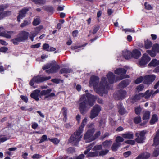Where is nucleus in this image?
<instances>
[{
	"label": "nucleus",
	"mask_w": 159,
	"mask_h": 159,
	"mask_svg": "<svg viewBox=\"0 0 159 159\" xmlns=\"http://www.w3.org/2000/svg\"><path fill=\"white\" fill-rule=\"evenodd\" d=\"M126 72V70L124 68H119L116 70L115 73L120 75L119 77H115V75L112 72H109L107 75V78L106 77H102L99 83H98L99 78L97 76H92L90 79V86H93L96 93L101 96H103L104 94L107 93L109 85L110 84L124 78L129 77L128 75H125Z\"/></svg>",
	"instance_id": "obj_1"
},
{
	"label": "nucleus",
	"mask_w": 159,
	"mask_h": 159,
	"mask_svg": "<svg viewBox=\"0 0 159 159\" xmlns=\"http://www.w3.org/2000/svg\"><path fill=\"white\" fill-rule=\"evenodd\" d=\"M97 97L96 96L86 93L83 95L79 101V107L80 113L84 114L92 107Z\"/></svg>",
	"instance_id": "obj_2"
},
{
	"label": "nucleus",
	"mask_w": 159,
	"mask_h": 159,
	"mask_svg": "<svg viewBox=\"0 0 159 159\" xmlns=\"http://www.w3.org/2000/svg\"><path fill=\"white\" fill-rule=\"evenodd\" d=\"M87 118L85 117L83 120L81 124V126L79 127L78 130L75 132L70 137V139H80L82 137V133L83 130V128L87 123Z\"/></svg>",
	"instance_id": "obj_3"
},
{
	"label": "nucleus",
	"mask_w": 159,
	"mask_h": 159,
	"mask_svg": "<svg viewBox=\"0 0 159 159\" xmlns=\"http://www.w3.org/2000/svg\"><path fill=\"white\" fill-rule=\"evenodd\" d=\"M59 68V66L56 64L55 61L48 64L43 68L44 70L47 69L46 72L48 74L56 72Z\"/></svg>",
	"instance_id": "obj_4"
},
{
	"label": "nucleus",
	"mask_w": 159,
	"mask_h": 159,
	"mask_svg": "<svg viewBox=\"0 0 159 159\" xmlns=\"http://www.w3.org/2000/svg\"><path fill=\"white\" fill-rule=\"evenodd\" d=\"M29 33L25 31H21L18 37L12 40L14 44H17L19 42L24 41L28 38Z\"/></svg>",
	"instance_id": "obj_5"
},
{
	"label": "nucleus",
	"mask_w": 159,
	"mask_h": 159,
	"mask_svg": "<svg viewBox=\"0 0 159 159\" xmlns=\"http://www.w3.org/2000/svg\"><path fill=\"white\" fill-rule=\"evenodd\" d=\"M50 78V76L42 77L39 76H35L32 79L29 84L30 85L33 86L34 84V82L39 83L49 80Z\"/></svg>",
	"instance_id": "obj_6"
},
{
	"label": "nucleus",
	"mask_w": 159,
	"mask_h": 159,
	"mask_svg": "<svg viewBox=\"0 0 159 159\" xmlns=\"http://www.w3.org/2000/svg\"><path fill=\"white\" fill-rule=\"evenodd\" d=\"M9 5L7 4H5L0 5V20L4 17L11 14V12L10 11H3L8 7Z\"/></svg>",
	"instance_id": "obj_7"
},
{
	"label": "nucleus",
	"mask_w": 159,
	"mask_h": 159,
	"mask_svg": "<svg viewBox=\"0 0 159 159\" xmlns=\"http://www.w3.org/2000/svg\"><path fill=\"white\" fill-rule=\"evenodd\" d=\"M101 109L100 106L95 105L93 107L90 113V118L93 119L97 117L101 111Z\"/></svg>",
	"instance_id": "obj_8"
},
{
	"label": "nucleus",
	"mask_w": 159,
	"mask_h": 159,
	"mask_svg": "<svg viewBox=\"0 0 159 159\" xmlns=\"http://www.w3.org/2000/svg\"><path fill=\"white\" fill-rule=\"evenodd\" d=\"M147 52L151 57H155L157 53L159 52V45L157 44H154L152 48V50H147Z\"/></svg>",
	"instance_id": "obj_9"
},
{
	"label": "nucleus",
	"mask_w": 159,
	"mask_h": 159,
	"mask_svg": "<svg viewBox=\"0 0 159 159\" xmlns=\"http://www.w3.org/2000/svg\"><path fill=\"white\" fill-rule=\"evenodd\" d=\"M150 60V58L147 54H143L139 62V64L142 67H143Z\"/></svg>",
	"instance_id": "obj_10"
},
{
	"label": "nucleus",
	"mask_w": 159,
	"mask_h": 159,
	"mask_svg": "<svg viewBox=\"0 0 159 159\" xmlns=\"http://www.w3.org/2000/svg\"><path fill=\"white\" fill-rule=\"evenodd\" d=\"M43 28V27L42 26L39 25L35 28L34 30L31 32L30 38L32 41H33L34 38L38 34L41 30Z\"/></svg>",
	"instance_id": "obj_11"
},
{
	"label": "nucleus",
	"mask_w": 159,
	"mask_h": 159,
	"mask_svg": "<svg viewBox=\"0 0 159 159\" xmlns=\"http://www.w3.org/2000/svg\"><path fill=\"white\" fill-rule=\"evenodd\" d=\"M126 92L124 90H120L114 94V96L116 99H124L126 96Z\"/></svg>",
	"instance_id": "obj_12"
},
{
	"label": "nucleus",
	"mask_w": 159,
	"mask_h": 159,
	"mask_svg": "<svg viewBox=\"0 0 159 159\" xmlns=\"http://www.w3.org/2000/svg\"><path fill=\"white\" fill-rule=\"evenodd\" d=\"M121 136H117L116 138V139H123V138L125 139H133L134 136V134L132 132H128L124 134H121Z\"/></svg>",
	"instance_id": "obj_13"
},
{
	"label": "nucleus",
	"mask_w": 159,
	"mask_h": 159,
	"mask_svg": "<svg viewBox=\"0 0 159 159\" xmlns=\"http://www.w3.org/2000/svg\"><path fill=\"white\" fill-rule=\"evenodd\" d=\"M156 78L154 75H149L145 76L144 77V83L145 84H150Z\"/></svg>",
	"instance_id": "obj_14"
},
{
	"label": "nucleus",
	"mask_w": 159,
	"mask_h": 159,
	"mask_svg": "<svg viewBox=\"0 0 159 159\" xmlns=\"http://www.w3.org/2000/svg\"><path fill=\"white\" fill-rule=\"evenodd\" d=\"M28 10V8H24L20 11L17 18V21L18 22H20V19H23L25 16L26 13Z\"/></svg>",
	"instance_id": "obj_15"
},
{
	"label": "nucleus",
	"mask_w": 159,
	"mask_h": 159,
	"mask_svg": "<svg viewBox=\"0 0 159 159\" xmlns=\"http://www.w3.org/2000/svg\"><path fill=\"white\" fill-rule=\"evenodd\" d=\"M116 142L113 144L111 147L112 150L113 151H116L119 147L120 145V142H122L124 140H116Z\"/></svg>",
	"instance_id": "obj_16"
},
{
	"label": "nucleus",
	"mask_w": 159,
	"mask_h": 159,
	"mask_svg": "<svg viewBox=\"0 0 159 159\" xmlns=\"http://www.w3.org/2000/svg\"><path fill=\"white\" fill-rule=\"evenodd\" d=\"M40 90H36L31 94V97L36 101H39V95H40Z\"/></svg>",
	"instance_id": "obj_17"
},
{
	"label": "nucleus",
	"mask_w": 159,
	"mask_h": 159,
	"mask_svg": "<svg viewBox=\"0 0 159 159\" xmlns=\"http://www.w3.org/2000/svg\"><path fill=\"white\" fill-rule=\"evenodd\" d=\"M150 156V154L145 152L139 154L135 159H147Z\"/></svg>",
	"instance_id": "obj_18"
},
{
	"label": "nucleus",
	"mask_w": 159,
	"mask_h": 159,
	"mask_svg": "<svg viewBox=\"0 0 159 159\" xmlns=\"http://www.w3.org/2000/svg\"><path fill=\"white\" fill-rule=\"evenodd\" d=\"M123 56L126 59L131 58V52L127 50H124L123 51Z\"/></svg>",
	"instance_id": "obj_19"
},
{
	"label": "nucleus",
	"mask_w": 159,
	"mask_h": 159,
	"mask_svg": "<svg viewBox=\"0 0 159 159\" xmlns=\"http://www.w3.org/2000/svg\"><path fill=\"white\" fill-rule=\"evenodd\" d=\"M94 129H89L85 134L84 139H88L92 136L94 131Z\"/></svg>",
	"instance_id": "obj_20"
},
{
	"label": "nucleus",
	"mask_w": 159,
	"mask_h": 159,
	"mask_svg": "<svg viewBox=\"0 0 159 159\" xmlns=\"http://www.w3.org/2000/svg\"><path fill=\"white\" fill-rule=\"evenodd\" d=\"M144 95L142 93H140L139 94L135 95V96L132 98L131 99L130 102L132 103H134L137 100L141 99L143 98Z\"/></svg>",
	"instance_id": "obj_21"
},
{
	"label": "nucleus",
	"mask_w": 159,
	"mask_h": 159,
	"mask_svg": "<svg viewBox=\"0 0 159 159\" xmlns=\"http://www.w3.org/2000/svg\"><path fill=\"white\" fill-rule=\"evenodd\" d=\"M141 55L140 52L136 49L133 50L132 52L131 53V57L136 59L139 57Z\"/></svg>",
	"instance_id": "obj_22"
},
{
	"label": "nucleus",
	"mask_w": 159,
	"mask_h": 159,
	"mask_svg": "<svg viewBox=\"0 0 159 159\" xmlns=\"http://www.w3.org/2000/svg\"><path fill=\"white\" fill-rule=\"evenodd\" d=\"M152 46V43L151 41L148 39L145 40L144 47L145 49H149Z\"/></svg>",
	"instance_id": "obj_23"
},
{
	"label": "nucleus",
	"mask_w": 159,
	"mask_h": 159,
	"mask_svg": "<svg viewBox=\"0 0 159 159\" xmlns=\"http://www.w3.org/2000/svg\"><path fill=\"white\" fill-rule=\"evenodd\" d=\"M43 48L44 50L48 52L53 51L56 50V48L53 47H49V45L46 43L44 44L43 45Z\"/></svg>",
	"instance_id": "obj_24"
},
{
	"label": "nucleus",
	"mask_w": 159,
	"mask_h": 159,
	"mask_svg": "<svg viewBox=\"0 0 159 159\" xmlns=\"http://www.w3.org/2000/svg\"><path fill=\"white\" fill-rule=\"evenodd\" d=\"M145 133L146 132L145 131H142L136 133L135 135L139 139H143L145 138Z\"/></svg>",
	"instance_id": "obj_25"
},
{
	"label": "nucleus",
	"mask_w": 159,
	"mask_h": 159,
	"mask_svg": "<svg viewBox=\"0 0 159 159\" xmlns=\"http://www.w3.org/2000/svg\"><path fill=\"white\" fill-rule=\"evenodd\" d=\"M130 82L129 80H125L122 81L119 84V86L120 88H124L127 86Z\"/></svg>",
	"instance_id": "obj_26"
},
{
	"label": "nucleus",
	"mask_w": 159,
	"mask_h": 159,
	"mask_svg": "<svg viewBox=\"0 0 159 159\" xmlns=\"http://www.w3.org/2000/svg\"><path fill=\"white\" fill-rule=\"evenodd\" d=\"M14 34L13 31H5L2 36L4 37L7 38H10L11 37L12 35Z\"/></svg>",
	"instance_id": "obj_27"
},
{
	"label": "nucleus",
	"mask_w": 159,
	"mask_h": 159,
	"mask_svg": "<svg viewBox=\"0 0 159 159\" xmlns=\"http://www.w3.org/2000/svg\"><path fill=\"white\" fill-rule=\"evenodd\" d=\"M119 109V112L121 115H123L126 113V110L124 108L122 105L120 104L118 106Z\"/></svg>",
	"instance_id": "obj_28"
},
{
	"label": "nucleus",
	"mask_w": 159,
	"mask_h": 159,
	"mask_svg": "<svg viewBox=\"0 0 159 159\" xmlns=\"http://www.w3.org/2000/svg\"><path fill=\"white\" fill-rule=\"evenodd\" d=\"M148 65L150 66H156L158 65H159V60H157L156 59L152 60Z\"/></svg>",
	"instance_id": "obj_29"
},
{
	"label": "nucleus",
	"mask_w": 159,
	"mask_h": 159,
	"mask_svg": "<svg viewBox=\"0 0 159 159\" xmlns=\"http://www.w3.org/2000/svg\"><path fill=\"white\" fill-rule=\"evenodd\" d=\"M150 112L148 111H145L144 112L143 119V120H148L150 116Z\"/></svg>",
	"instance_id": "obj_30"
},
{
	"label": "nucleus",
	"mask_w": 159,
	"mask_h": 159,
	"mask_svg": "<svg viewBox=\"0 0 159 159\" xmlns=\"http://www.w3.org/2000/svg\"><path fill=\"white\" fill-rule=\"evenodd\" d=\"M158 117L157 115L156 114H154L152 115V118L150 121L151 124H154L158 120Z\"/></svg>",
	"instance_id": "obj_31"
},
{
	"label": "nucleus",
	"mask_w": 159,
	"mask_h": 159,
	"mask_svg": "<svg viewBox=\"0 0 159 159\" xmlns=\"http://www.w3.org/2000/svg\"><path fill=\"white\" fill-rule=\"evenodd\" d=\"M98 155V152L95 151L93 152H90L88 153L87 156V157H93L97 156Z\"/></svg>",
	"instance_id": "obj_32"
},
{
	"label": "nucleus",
	"mask_w": 159,
	"mask_h": 159,
	"mask_svg": "<svg viewBox=\"0 0 159 159\" xmlns=\"http://www.w3.org/2000/svg\"><path fill=\"white\" fill-rule=\"evenodd\" d=\"M152 93V91H151V92H150L148 90L145 92L144 94L143 93L144 96L143 97H144L145 99H148L150 97Z\"/></svg>",
	"instance_id": "obj_33"
},
{
	"label": "nucleus",
	"mask_w": 159,
	"mask_h": 159,
	"mask_svg": "<svg viewBox=\"0 0 159 159\" xmlns=\"http://www.w3.org/2000/svg\"><path fill=\"white\" fill-rule=\"evenodd\" d=\"M72 72V70L71 69L67 68H64L60 70L61 74L64 73H70Z\"/></svg>",
	"instance_id": "obj_34"
},
{
	"label": "nucleus",
	"mask_w": 159,
	"mask_h": 159,
	"mask_svg": "<svg viewBox=\"0 0 159 159\" xmlns=\"http://www.w3.org/2000/svg\"><path fill=\"white\" fill-rule=\"evenodd\" d=\"M52 90L51 89H49L46 90H43L40 93V95L41 96L46 95L49 94L51 92Z\"/></svg>",
	"instance_id": "obj_35"
},
{
	"label": "nucleus",
	"mask_w": 159,
	"mask_h": 159,
	"mask_svg": "<svg viewBox=\"0 0 159 159\" xmlns=\"http://www.w3.org/2000/svg\"><path fill=\"white\" fill-rule=\"evenodd\" d=\"M67 109L66 108H63L61 110L63 115L64 116V120L66 121L67 119Z\"/></svg>",
	"instance_id": "obj_36"
},
{
	"label": "nucleus",
	"mask_w": 159,
	"mask_h": 159,
	"mask_svg": "<svg viewBox=\"0 0 159 159\" xmlns=\"http://www.w3.org/2000/svg\"><path fill=\"white\" fill-rule=\"evenodd\" d=\"M78 140H69L68 143H70L72 145H76L78 144Z\"/></svg>",
	"instance_id": "obj_37"
},
{
	"label": "nucleus",
	"mask_w": 159,
	"mask_h": 159,
	"mask_svg": "<svg viewBox=\"0 0 159 159\" xmlns=\"http://www.w3.org/2000/svg\"><path fill=\"white\" fill-rule=\"evenodd\" d=\"M31 1L36 4L40 5L43 4L45 3V0H31Z\"/></svg>",
	"instance_id": "obj_38"
},
{
	"label": "nucleus",
	"mask_w": 159,
	"mask_h": 159,
	"mask_svg": "<svg viewBox=\"0 0 159 159\" xmlns=\"http://www.w3.org/2000/svg\"><path fill=\"white\" fill-rule=\"evenodd\" d=\"M159 155V148H155L153 152L152 156L155 157H157Z\"/></svg>",
	"instance_id": "obj_39"
},
{
	"label": "nucleus",
	"mask_w": 159,
	"mask_h": 159,
	"mask_svg": "<svg viewBox=\"0 0 159 159\" xmlns=\"http://www.w3.org/2000/svg\"><path fill=\"white\" fill-rule=\"evenodd\" d=\"M40 23V20L39 18H37L34 19L33 22V24L34 25L36 26L38 25Z\"/></svg>",
	"instance_id": "obj_40"
},
{
	"label": "nucleus",
	"mask_w": 159,
	"mask_h": 159,
	"mask_svg": "<svg viewBox=\"0 0 159 159\" xmlns=\"http://www.w3.org/2000/svg\"><path fill=\"white\" fill-rule=\"evenodd\" d=\"M144 77L143 78L142 76H141L139 78H138L135 81V83L136 84H139L142 82V81H143V82L144 83Z\"/></svg>",
	"instance_id": "obj_41"
},
{
	"label": "nucleus",
	"mask_w": 159,
	"mask_h": 159,
	"mask_svg": "<svg viewBox=\"0 0 159 159\" xmlns=\"http://www.w3.org/2000/svg\"><path fill=\"white\" fill-rule=\"evenodd\" d=\"M141 110L142 109L141 108L140 106H138L135 107V113L136 114L138 115H139L140 114Z\"/></svg>",
	"instance_id": "obj_42"
},
{
	"label": "nucleus",
	"mask_w": 159,
	"mask_h": 159,
	"mask_svg": "<svg viewBox=\"0 0 159 159\" xmlns=\"http://www.w3.org/2000/svg\"><path fill=\"white\" fill-rule=\"evenodd\" d=\"M111 143L112 141H108L106 140L105 142H103L102 144L103 146L105 147L108 146L111 144Z\"/></svg>",
	"instance_id": "obj_43"
},
{
	"label": "nucleus",
	"mask_w": 159,
	"mask_h": 159,
	"mask_svg": "<svg viewBox=\"0 0 159 159\" xmlns=\"http://www.w3.org/2000/svg\"><path fill=\"white\" fill-rule=\"evenodd\" d=\"M109 151L108 150H106L104 151H101L100 152H98L99 153V156H103L107 154Z\"/></svg>",
	"instance_id": "obj_44"
},
{
	"label": "nucleus",
	"mask_w": 159,
	"mask_h": 159,
	"mask_svg": "<svg viewBox=\"0 0 159 159\" xmlns=\"http://www.w3.org/2000/svg\"><path fill=\"white\" fill-rule=\"evenodd\" d=\"M141 121V118L140 116H138L134 118V121L136 124L139 123Z\"/></svg>",
	"instance_id": "obj_45"
},
{
	"label": "nucleus",
	"mask_w": 159,
	"mask_h": 159,
	"mask_svg": "<svg viewBox=\"0 0 159 159\" xmlns=\"http://www.w3.org/2000/svg\"><path fill=\"white\" fill-rule=\"evenodd\" d=\"M42 156L41 155H39V154H34L32 156V158L33 159H39L41 158Z\"/></svg>",
	"instance_id": "obj_46"
},
{
	"label": "nucleus",
	"mask_w": 159,
	"mask_h": 159,
	"mask_svg": "<svg viewBox=\"0 0 159 159\" xmlns=\"http://www.w3.org/2000/svg\"><path fill=\"white\" fill-rule=\"evenodd\" d=\"M85 45H86V44H85L84 45H81V46H72L71 48L72 49L75 50V52H78L77 51V50H76V49H77L79 48H80L83 46H85Z\"/></svg>",
	"instance_id": "obj_47"
},
{
	"label": "nucleus",
	"mask_w": 159,
	"mask_h": 159,
	"mask_svg": "<svg viewBox=\"0 0 159 159\" xmlns=\"http://www.w3.org/2000/svg\"><path fill=\"white\" fill-rule=\"evenodd\" d=\"M30 23V21H25L23 23H22L21 25V27H23L29 25Z\"/></svg>",
	"instance_id": "obj_48"
},
{
	"label": "nucleus",
	"mask_w": 159,
	"mask_h": 159,
	"mask_svg": "<svg viewBox=\"0 0 159 159\" xmlns=\"http://www.w3.org/2000/svg\"><path fill=\"white\" fill-rule=\"evenodd\" d=\"M145 8L148 10H151L152 9V7L150 4H148L147 2L145 3Z\"/></svg>",
	"instance_id": "obj_49"
},
{
	"label": "nucleus",
	"mask_w": 159,
	"mask_h": 159,
	"mask_svg": "<svg viewBox=\"0 0 159 159\" xmlns=\"http://www.w3.org/2000/svg\"><path fill=\"white\" fill-rule=\"evenodd\" d=\"M125 142L127 143L131 144L133 145L135 143V141L132 140H127Z\"/></svg>",
	"instance_id": "obj_50"
},
{
	"label": "nucleus",
	"mask_w": 159,
	"mask_h": 159,
	"mask_svg": "<svg viewBox=\"0 0 159 159\" xmlns=\"http://www.w3.org/2000/svg\"><path fill=\"white\" fill-rule=\"evenodd\" d=\"M131 154V151H128L127 152H125L123 153V155L124 156H125V157H126L129 156V155H130Z\"/></svg>",
	"instance_id": "obj_51"
},
{
	"label": "nucleus",
	"mask_w": 159,
	"mask_h": 159,
	"mask_svg": "<svg viewBox=\"0 0 159 159\" xmlns=\"http://www.w3.org/2000/svg\"><path fill=\"white\" fill-rule=\"evenodd\" d=\"M102 147L101 145L95 146L93 148V150H100L102 149Z\"/></svg>",
	"instance_id": "obj_52"
},
{
	"label": "nucleus",
	"mask_w": 159,
	"mask_h": 159,
	"mask_svg": "<svg viewBox=\"0 0 159 159\" xmlns=\"http://www.w3.org/2000/svg\"><path fill=\"white\" fill-rule=\"evenodd\" d=\"M8 50V48L6 47H3L0 48V51L3 52H5Z\"/></svg>",
	"instance_id": "obj_53"
},
{
	"label": "nucleus",
	"mask_w": 159,
	"mask_h": 159,
	"mask_svg": "<svg viewBox=\"0 0 159 159\" xmlns=\"http://www.w3.org/2000/svg\"><path fill=\"white\" fill-rule=\"evenodd\" d=\"M67 152L69 153H72L74 152L75 150L72 147H70L67 149Z\"/></svg>",
	"instance_id": "obj_54"
},
{
	"label": "nucleus",
	"mask_w": 159,
	"mask_h": 159,
	"mask_svg": "<svg viewBox=\"0 0 159 159\" xmlns=\"http://www.w3.org/2000/svg\"><path fill=\"white\" fill-rule=\"evenodd\" d=\"M40 43H39L34 45H32L31 47L33 48H38L40 47Z\"/></svg>",
	"instance_id": "obj_55"
},
{
	"label": "nucleus",
	"mask_w": 159,
	"mask_h": 159,
	"mask_svg": "<svg viewBox=\"0 0 159 159\" xmlns=\"http://www.w3.org/2000/svg\"><path fill=\"white\" fill-rule=\"evenodd\" d=\"M144 88V86L143 85L140 84L137 87V89L138 91H140L142 90Z\"/></svg>",
	"instance_id": "obj_56"
},
{
	"label": "nucleus",
	"mask_w": 159,
	"mask_h": 159,
	"mask_svg": "<svg viewBox=\"0 0 159 159\" xmlns=\"http://www.w3.org/2000/svg\"><path fill=\"white\" fill-rule=\"evenodd\" d=\"M109 123L112 125H114L115 124V121L112 118H110L109 119Z\"/></svg>",
	"instance_id": "obj_57"
},
{
	"label": "nucleus",
	"mask_w": 159,
	"mask_h": 159,
	"mask_svg": "<svg viewBox=\"0 0 159 159\" xmlns=\"http://www.w3.org/2000/svg\"><path fill=\"white\" fill-rule=\"evenodd\" d=\"M61 80H60L57 79H52L51 80L52 81L56 84H58L59 83L60 81Z\"/></svg>",
	"instance_id": "obj_58"
},
{
	"label": "nucleus",
	"mask_w": 159,
	"mask_h": 159,
	"mask_svg": "<svg viewBox=\"0 0 159 159\" xmlns=\"http://www.w3.org/2000/svg\"><path fill=\"white\" fill-rule=\"evenodd\" d=\"M99 27L98 26H96L94 27L92 32L93 34H96L99 30Z\"/></svg>",
	"instance_id": "obj_59"
},
{
	"label": "nucleus",
	"mask_w": 159,
	"mask_h": 159,
	"mask_svg": "<svg viewBox=\"0 0 159 159\" xmlns=\"http://www.w3.org/2000/svg\"><path fill=\"white\" fill-rule=\"evenodd\" d=\"M21 98L25 102H27L28 101L27 98L25 96L21 95Z\"/></svg>",
	"instance_id": "obj_60"
},
{
	"label": "nucleus",
	"mask_w": 159,
	"mask_h": 159,
	"mask_svg": "<svg viewBox=\"0 0 159 159\" xmlns=\"http://www.w3.org/2000/svg\"><path fill=\"white\" fill-rule=\"evenodd\" d=\"M84 157V155L83 154H81L77 157L75 159H83Z\"/></svg>",
	"instance_id": "obj_61"
},
{
	"label": "nucleus",
	"mask_w": 159,
	"mask_h": 159,
	"mask_svg": "<svg viewBox=\"0 0 159 159\" xmlns=\"http://www.w3.org/2000/svg\"><path fill=\"white\" fill-rule=\"evenodd\" d=\"M159 144V140H154V143L152 146H157Z\"/></svg>",
	"instance_id": "obj_62"
},
{
	"label": "nucleus",
	"mask_w": 159,
	"mask_h": 159,
	"mask_svg": "<svg viewBox=\"0 0 159 159\" xmlns=\"http://www.w3.org/2000/svg\"><path fill=\"white\" fill-rule=\"evenodd\" d=\"M5 31L4 28L2 27H0V36H2L4 32Z\"/></svg>",
	"instance_id": "obj_63"
},
{
	"label": "nucleus",
	"mask_w": 159,
	"mask_h": 159,
	"mask_svg": "<svg viewBox=\"0 0 159 159\" xmlns=\"http://www.w3.org/2000/svg\"><path fill=\"white\" fill-rule=\"evenodd\" d=\"M154 139H159V130L157 132Z\"/></svg>",
	"instance_id": "obj_64"
}]
</instances>
